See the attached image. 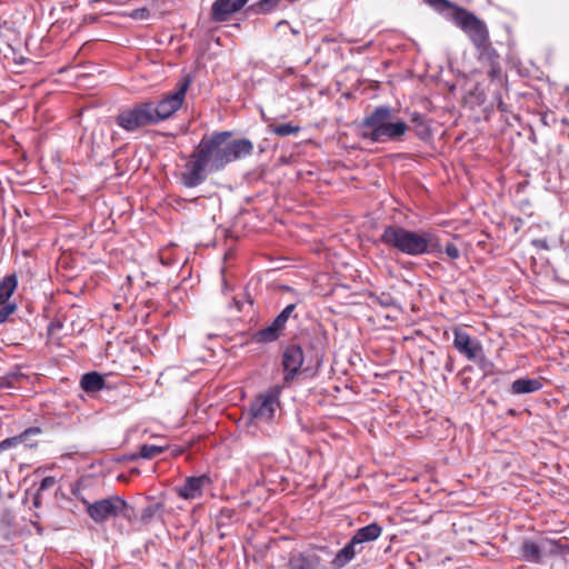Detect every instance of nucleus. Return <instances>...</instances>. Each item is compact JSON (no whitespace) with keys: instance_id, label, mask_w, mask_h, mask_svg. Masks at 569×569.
Listing matches in <instances>:
<instances>
[{"instance_id":"f257e3e1","label":"nucleus","mask_w":569,"mask_h":569,"mask_svg":"<svg viewBox=\"0 0 569 569\" xmlns=\"http://www.w3.org/2000/svg\"><path fill=\"white\" fill-rule=\"evenodd\" d=\"M231 136L230 131L214 132L204 136L196 147L211 172L221 171L227 164L252 153L253 144L249 139L231 140Z\"/></svg>"},{"instance_id":"f03ea898","label":"nucleus","mask_w":569,"mask_h":569,"mask_svg":"<svg viewBox=\"0 0 569 569\" xmlns=\"http://www.w3.org/2000/svg\"><path fill=\"white\" fill-rule=\"evenodd\" d=\"M408 130L409 126L396 118L388 106L375 108L358 124L359 136L373 143L401 141Z\"/></svg>"},{"instance_id":"7ed1b4c3","label":"nucleus","mask_w":569,"mask_h":569,"mask_svg":"<svg viewBox=\"0 0 569 569\" xmlns=\"http://www.w3.org/2000/svg\"><path fill=\"white\" fill-rule=\"evenodd\" d=\"M380 241L388 248L412 257L439 250V243L431 232L413 231L397 224L386 226Z\"/></svg>"},{"instance_id":"20e7f679","label":"nucleus","mask_w":569,"mask_h":569,"mask_svg":"<svg viewBox=\"0 0 569 569\" xmlns=\"http://www.w3.org/2000/svg\"><path fill=\"white\" fill-rule=\"evenodd\" d=\"M452 20L467 33L478 52L479 60H482L483 57H495V48L490 41L489 30L482 20L463 8H456Z\"/></svg>"},{"instance_id":"39448f33","label":"nucleus","mask_w":569,"mask_h":569,"mask_svg":"<svg viewBox=\"0 0 569 569\" xmlns=\"http://www.w3.org/2000/svg\"><path fill=\"white\" fill-rule=\"evenodd\" d=\"M190 83V76L181 78L172 91L163 94L156 104L153 103V117L157 123L169 119L182 107Z\"/></svg>"},{"instance_id":"423d86ee","label":"nucleus","mask_w":569,"mask_h":569,"mask_svg":"<svg viewBox=\"0 0 569 569\" xmlns=\"http://www.w3.org/2000/svg\"><path fill=\"white\" fill-rule=\"evenodd\" d=\"M116 122L127 131H136L139 128L157 123L153 117V102H142L120 111Z\"/></svg>"},{"instance_id":"0eeeda50","label":"nucleus","mask_w":569,"mask_h":569,"mask_svg":"<svg viewBox=\"0 0 569 569\" xmlns=\"http://www.w3.org/2000/svg\"><path fill=\"white\" fill-rule=\"evenodd\" d=\"M210 172L207 162L196 148L186 158L179 179L186 188H196L206 181Z\"/></svg>"},{"instance_id":"6e6552de","label":"nucleus","mask_w":569,"mask_h":569,"mask_svg":"<svg viewBox=\"0 0 569 569\" xmlns=\"http://www.w3.org/2000/svg\"><path fill=\"white\" fill-rule=\"evenodd\" d=\"M279 395L277 387L258 395L250 405L251 417L259 422H271L280 408Z\"/></svg>"},{"instance_id":"1a4fd4ad","label":"nucleus","mask_w":569,"mask_h":569,"mask_svg":"<svg viewBox=\"0 0 569 569\" xmlns=\"http://www.w3.org/2000/svg\"><path fill=\"white\" fill-rule=\"evenodd\" d=\"M86 505L88 515L97 523L117 517L120 512L129 508L126 501L118 496L101 499L92 503L86 502Z\"/></svg>"},{"instance_id":"9d476101","label":"nucleus","mask_w":569,"mask_h":569,"mask_svg":"<svg viewBox=\"0 0 569 569\" xmlns=\"http://www.w3.org/2000/svg\"><path fill=\"white\" fill-rule=\"evenodd\" d=\"M453 347L469 361L481 362L485 360V353L481 342L471 338L466 331L461 329L453 330Z\"/></svg>"},{"instance_id":"9b49d317","label":"nucleus","mask_w":569,"mask_h":569,"mask_svg":"<svg viewBox=\"0 0 569 569\" xmlns=\"http://www.w3.org/2000/svg\"><path fill=\"white\" fill-rule=\"evenodd\" d=\"M559 542L549 539H541L539 542L525 540L520 547V555L526 561L533 563L541 562L543 556L557 555Z\"/></svg>"},{"instance_id":"f8f14e48","label":"nucleus","mask_w":569,"mask_h":569,"mask_svg":"<svg viewBox=\"0 0 569 569\" xmlns=\"http://www.w3.org/2000/svg\"><path fill=\"white\" fill-rule=\"evenodd\" d=\"M305 357L302 348L298 345L288 346L282 353V367L284 371V381H291L299 372Z\"/></svg>"},{"instance_id":"ddd939ff","label":"nucleus","mask_w":569,"mask_h":569,"mask_svg":"<svg viewBox=\"0 0 569 569\" xmlns=\"http://www.w3.org/2000/svg\"><path fill=\"white\" fill-rule=\"evenodd\" d=\"M248 0H216L211 7V19L216 22L227 21L233 13L240 11Z\"/></svg>"},{"instance_id":"4468645a","label":"nucleus","mask_w":569,"mask_h":569,"mask_svg":"<svg viewBox=\"0 0 569 569\" xmlns=\"http://www.w3.org/2000/svg\"><path fill=\"white\" fill-rule=\"evenodd\" d=\"M288 569H325L321 557L315 550L292 553Z\"/></svg>"},{"instance_id":"2eb2a0df","label":"nucleus","mask_w":569,"mask_h":569,"mask_svg":"<svg viewBox=\"0 0 569 569\" xmlns=\"http://www.w3.org/2000/svg\"><path fill=\"white\" fill-rule=\"evenodd\" d=\"M210 483V479L207 476L189 477L184 483L178 487L177 493L179 497L186 500H193L200 498L203 492V488Z\"/></svg>"},{"instance_id":"dca6fc26","label":"nucleus","mask_w":569,"mask_h":569,"mask_svg":"<svg viewBox=\"0 0 569 569\" xmlns=\"http://www.w3.org/2000/svg\"><path fill=\"white\" fill-rule=\"evenodd\" d=\"M365 545H366L365 542L359 541L358 543L353 545V547H352V538H351L350 541L342 549H340L333 557V559L331 561L332 568L333 569L343 568L351 560H353L356 555L362 552V550L365 549Z\"/></svg>"},{"instance_id":"f3484780","label":"nucleus","mask_w":569,"mask_h":569,"mask_svg":"<svg viewBox=\"0 0 569 569\" xmlns=\"http://www.w3.org/2000/svg\"><path fill=\"white\" fill-rule=\"evenodd\" d=\"M382 532V528L377 522L369 523L360 529H358L352 536V546L362 541L365 543L372 542L377 540Z\"/></svg>"},{"instance_id":"a211bd4d","label":"nucleus","mask_w":569,"mask_h":569,"mask_svg":"<svg viewBox=\"0 0 569 569\" xmlns=\"http://www.w3.org/2000/svg\"><path fill=\"white\" fill-rule=\"evenodd\" d=\"M542 383L538 379L533 378H520L512 382L511 392L513 395L531 393L540 390Z\"/></svg>"},{"instance_id":"6ab92c4d","label":"nucleus","mask_w":569,"mask_h":569,"mask_svg":"<svg viewBox=\"0 0 569 569\" xmlns=\"http://www.w3.org/2000/svg\"><path fill=\"white\" fill-rule=\"evenodd\" d=\"M104 383L103 377L96 371L83 375L80 381V386L86 392L99 391Z\"/></svg>"},{"instance_id":"aec40b11","label":"nucleus","mask_w":569,"mask_h":569,"mask_svg":"<svg viewBox=\"0 0 569 569\" xmlns=\"http://www.w3.org/2000/svg\"><path fill=\"white\" fill-rule=\"evenodd\" d=\"M17 277L16 274L7 276L0 282V305H4L9 301L10 297L13 295L17 289Z\"/></svg>"},{"instance_id":"412c9836","label":"nucleus","mask_w":569,"mask_h":569,"mask_svg":"<svg viewBox=\"0 0 569 569\" xmlns=\"http://www.w3.org/2000/svg\"><path fill=\"white\" fill-rule=\"evenodd\" d=\"M166 447L163 446H156V445H148L144 443L140 447L138 453L130 455L131 460H137L139 458L142 459H153L158 456H160L162 452H164Z\"/></svg>"},{"instance_id":"4be33fe9","label":"nucleus","mask_w":569,"mask_h":569,"mask_svg":"<svg viewBox=\"0 0 569 569\" xmlns=\"http://www.w3.org/2000/svg\"><path fill=\"white\" fill-rule=\"evenodd\" d=\"M39 427H31L26 429L23 432L17 436L18 442L26 448L33 449L38 446V441L33 438L41 433Z\"/></svg>"},{"instance_id":"5701e85b","label":"nucleus","mask_w":569,"mask_h":569,"mask_svg":"<svg viewBox=\"0 0 569 569\" xmlns=\"http://www.w3.org/2000/svg\"><path fill=\"white\" fill-rule=\"evenodd\" d=\"M282 330L283 328L277 326L276 321L273 320L271 325L257 332V339L258 341L263 342L274 341L276 339H278Z\"/></svg>"},{"instance_id":"b1692460","label":"nucleus","mask_w":569,"mask_h":569,"mask_svg":"<svg viewBox=\"0 0 569 569\" xmlns=\"http://www.w3.org/2000/svg\"><path fill=\"white\" fill-rule=\"evenodd\" d=\"M27 376L21 372H10L0 378V389H13L17 388L21 381L27 380Z\"/></svg>"},{"instance_id":"393cba45","label":"nucleus","mask_w":569,"mask_h":569,"mask_svg":"<svg viewBox=\"0 0 569 569\" xmlns=\"http://www.w3.org/2000/svg\"><path fill=\"white\" fill-rule=\"evenodd\" d=\"M280 3L279 0H259L250 7V10L258 14H266L279 8Z\"/></svg>"},{"instance_id":"a878e982","label":"nucleus","mask_w":569,"mask_h":569,"mask_svg":"<svg viewBox=\"0 0 569 569\" xmlns=\"http://www.w3.org/2000/svg\"><path fill=\"white\" fill-rule=\"evenodd\" d=\"M162 505L159 502L148 505L141 512V522L147 525L150 523L156 517L160 516Z\"/></svg>"},{"instance_id":"bb28decb","label":"nucleus","mask_w":569,"mask_h":569,"mask_svg":"<svg viewBox=\"0 0 569 569\" xmlns=\"http://www.w3.org/2000/svg\"><path fill=\"white\" fill-rule=\"evenodd\" d=\"M270 131L279 137H287L290 134H297L300 132L301 128L299 126H295L292 123H282L276 126H269Z\"/></svg>"},{"instance_id":"cd10ccee","label":"nucleus","mask_w":569,"mask_h":569,"mask_svg":"<svg viewBox=\"0 0 569 569\" xmlns=\"http://www.w3.org/2000/svg\"><path fill=\"white\" fill-rule=\"evenodd\" d=\"M499 54L495 50V57H483L481 61H487L490 66V69L488 71V76L492 79H501L502 69L499 64Z\"/></svg>"},{"instance_id":"c85d7f7f","label":"nucleus","mask_w":569,"mask_h":569,"mask_svg":"<svg viewBox=\"0 0 569 569\" xmlns=\"http://www.w3.org/2000/svg\"><path fill=\"white\" fill-rule=\"evenodd\" d=\"M423 1L439 12H443L447 9H452V11L456 12V8H459L457 4L450 2L449 0H423Z\"/></svg>"},{"instance_id":"c756f323","label":"nucleus","mask_w":569,"mask_h":569,"mask_svg":"<svg viewBox=\"0 0 569 569\" xmlns=\"http://www.w3.org/2000/svg\"><path fill=\"white\" fill-rule=\"evenodd\" d=\"M296 309V305L295 303H291V305H288L274 319L276 321V325L277 326H280L282 328H284L286 326V322L288 321V319L290 318V316L292 315L293 310Z\"/></svg>"},{"instance_id":"7c9ffc66","label":"nucleus","mask_w":569,"mask_h":569,"mask_svg":"<svg viewBox=\"0 0 569 569\" xmlns=\"http://www.w3.org/2000/svg\"><path fill=\"white\" fill-rule=\"evenodd\" d=\"M0 306V322L3 323L8 320L9 316L16 311L17 305L13 302H7Z\"/></svg>"},{"instance_id":"2f4dec72","label":"nucleus","mask_w":569,"mask_h":569,"mask_svg":"<svg viewBox=\"0 0 569 569\" xmlns=\"http://www.w3.org/2000/svg\"><path fill=\"white\" fill-rule=\"evenodd\" d=\"M18 446H20V443L18 442L17 436L7 438L0 442V452Z\"/></svg>"},{"instance_id":"473e14b6","label":"nucleus","mask_w":569,"mask_h":569,"mask_svg":"<svg viewBox=\"0 0 569 569\" xmlns=\"http://www.w3.org/2000/svg\"><path fill=\"white\" fill-rule=\"evenodd\" d=\"M445 252L451 259H458L460 257V250L455 243H447L445 248Z\"/></svg>"},{"instance_id":"72a5a7b5","label":"nucleus","mask_w":569,"mask_h":569,"mask_svg":"<svg viewBox=\"0 0 569 569\" xmlns=\"http://www.w3.org/2000/svg\"><path fill=\"white\" fill-rule=\"evenodd\" d=\"M56 482L57 481H56L54 477H51V476L44 477L40 483L39 492L52 488L56 485Z\"/></svg>"},{"instance_id":"f704fd0d","label":"nucleus","mask_w":569,"mask_h":569,"mask_svg":"<svg viewBox=\"0 0 569 569\" xmlns=\"http://www.w3.org/2000/svg\"><path fill=\"white\" fill-rule=\"evenodd\" d=\"M150 16V12L146 8L136 9L132 11L131 17L137 20H144L148 19Z\"/></svg>"},{"instance_id":"c9c22d12","label":"nucleus","mask_w":569,"mask_h":569,"mask_svg":"<svg viewBox=\"0 0 569 569\" xmlns=\"http://www.w3.org/2000/svg\"><path fill=\"white\" fill-rule=\"evenodd\" d=\"M379 302L385 307H390L393 305V299L391 298V296L387 293H381V296L379 297Z\"/></svg>"},{"instance_id":"e433bc0d","label":"nucleus","mask_w":569,"mask_h":569,"mask_svg":"<svg viewBox=\"0 0 569 569\" xmlns=\"http://www.w3.org/2000/svg\"><path fill=\"white\" fill-rule=\"evenodd\" d=\"M428 134V128L425 123H421L417 128V136L423 138Z\"/></svg>"},{"instance_id":"4c0bfd02","label":"nucleus","mask_w":569,"mask_h":569,"mask_svg":"<svg viewBox=\"0 0 569 569\" xmlns=\"http://www.w3.org/2000/svg\"><path fill=\"white\" fill-rule=\"evenodd\" d=\"M61 327H62V325H61L59 321H54V322H51V323L49 325L48 330H49V332L51 333V332H53L54 330L60 329Z\"/></svg>"},{"instance_id":"58836bf2","label":"nucleus","mask_w":569,"mask_h":569,"mask_svg":"<svg viewBox=\"0 0 569 569\" xmlns=\"http://www.w3.org/2000/svg\"><path fill=\"white\" fill-rule=\"evenodd\" d=\"M232 515H233V510H230V509H226V510L221 511V517L231 518Z\"/></svg>"},{"instance_id":"ea45409f","label":"nucleus","mask_w":569,"mask_h":569,"mask_svg":"<svg viewBox=\"0 0 569 569\" xmlns=\"http://www.w3.org/2000/svg\"><path fill=\"white\" fill-rule=\"evenodd\" d=\"M412 121H413V122H416V123H418V126H419V124H421V123H423V121H422V117H421L420 114H415V116L412 117Z\"/></svg>"},{"instance_id":"a19ab883","label":"nucleus","mask_w":569,"mask_h":569,"mask_svg":"<svg viewBox=\"0 0 569 569\" xmlns=\"http://www.w3.org/2000/svg\"><path fill=\"white\" fill-rule=\"evenodd\" d=\"M560 551H568V552H569V545H567V546H561V545L559 543L558 553H559Z\"/></svg>"},{"instance_id":"79ce46f5","label":"nucleus","mask_w":569,"mask_h":569,"mask_svg":"<svg viewBox=\"0 0 569 569\" xmlns=\"http://www.w3.org/2000/svg\"><path fill=\"white\" fill-rule=\"evenodd\" d=\"M498 108H499L500 110H502V111H505V110H506V109H505V107H503V102H502V100H501V99H500V100H499V102H498Z\"/></svg>"},{"instance_id":"37998d69","label":"nucleus","mask_w":569,"mask_h":569,"mask_svg":"<svg viewBox=\"0 0 569 569\" xmlns=\"http://www.w3.org/2000/svg\"><path fill=\"white\" fill-rule=\"evenodd\" d=\"M447 370L451 371L452 370V365H451V361L446 366Z\"/></svg>"},{"instance_id":"c03bdc74","label":"nucleus","mask_w":569,"mask_h":569,"mask_svg":"<svg viewBox=\"0 0 569 569\" xmlns=\"http://www.w3.org/2000/svg\"><path fill=\"white\" fill-rule=\"evenodd\" d=\"M133 473H139L138 469H132Z\"/></svg>"}]
</instances>
